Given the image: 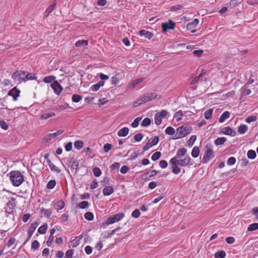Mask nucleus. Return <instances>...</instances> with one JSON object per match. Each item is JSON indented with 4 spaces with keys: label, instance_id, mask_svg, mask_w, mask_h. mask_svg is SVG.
<instances>
[{
    "label": "nucleus",
    "instance_id": "aec40b11",
    "mask_svg": "<svg viewBox=\"0 0 258 258\" xmlns=\"http://www.w3.org/2000/svg\"><path fill=\"white\" fill-rule=\"evenodd\" d=\"M56 6V2L53 1V4L49 6L45 10L44 13V16L47 17L55 9Z\"/></svg>",
    "mask_w": 258,
    "mask_h": 258
},
{
    "label": "nucleus",
    "instance_id": "6e6d98bb",
    "mask_svg": "<svg viewBox=\"0 0 258 258\" xmlns=\"http://www.w3.org/2000/svg\"><path fill=\"white\" fill-rule=\"evenodd\" d=\"M79 208L82 209H86L89 206V203L87 201L81 202L78 205Z\"/></svg>",
    "mask_w": 258,
    "mask_h": 258
},
{
    "label": "nucleus",
    "instance_id": "f8f14e48",
    "mask_svg": "<svg viewBox=\"0 0 258 258\" xmlns=\"http://www.w3.org/2000/svg\"><path fill=\"white\" fill-rule=\"evenodd\" d=\"M199 22L198 19H195L192 22L189 23L187 25V29L191 31V33H195L196 30L194 28L197 26Z\"/></svg>",
    "mask_w": 258,
    "mask_h": 258
},
{
    "label": "nucleus",
    "instance_id": "338daca9",
    "mask_svg": "<svg viewBox=\"0 0 258 258\" xmlns=\"http://www.w3.org/2000/svg\"><path fill=\"white\" fill-rule=\"evenodd\" d=\"M98 186V183L96 179L93 180L92 183L90 185V188L94 189L96 188Z\"/></svg>",
    "mask_w": 258,
    "mask_h": 258
},
{
    "label": "nucleus",
    "instance_id": "39448f33",
    "mask_svg": "<svg viewBox=\"0 0 258 258\" xmlns=\"http://www.w3.org/2000/svg\"><path fill=\"white\" fill-rule=\"evenodd\" d=\"M124 214L123 213H119L113 215L111 216H110L107 219L105 223L107 225L112 224L115 222L120 221L122 218L124 217Z\"/></svg>",
    "mask_w": 258,
    "mask_h": 258
},
{
    "label": "nucleus",
    "instance_id": "9d476101",
    "mask_svg": "<svg viewBox=\"0 0 258 258\" xmlns=\"http://www.w3.org/2000/svg\"><path fill=\"white\" fill-rule=\"evenodd\" d=\"M50 86L53 89L54 92L57 95H59L62 90V87L57 81H54L50 84Z\"/></svg>",
    "mask_w": 258,
    "mask_h": 258
},
{
    "label": "nucleus",
    "instance_id": "2f4dec72",
    "mask_svg": "<svg viewBox=\"0 0 258 258\" xmlns=\"http://www.w3.org/2000/svg\"><path fill=\"white\" fill-rule=\"evenodd\" d=\"M182 116V111L181 110H179L176 112L174 116V118L175 119L176 121L178 122L181 119Z\"/></svg>",
    "mask_w": 258,
    "mask_h": 258
},
{
    "label": "nucleus",
    "instance_id": "bf43d9fd",
    "mask_svg": "<svg viewBox=\"0 0 258 258\" xmlns=\"http://www.w3.org/2000/svg\"><path fill=\"white\" fill-rule=\"evenodd\" d=\"M16 242V239L14 237H11L8 241L7 246L8 247L12 246Z\"/></svg>",
    "mask_w": 258,
    "mask_h": 258
},
{
    "label": "nucleus",
    "instance_id": "0e129e2a",
    "mask_svg": "<svg viewBox=\"0 0 258 258\" xmlns=\"http://www.w3.org/2000/svg\"><path fill=\"white\" fill-rule=\"evenodd\" d=\"M203 52L204 51L203 50L200 49L197 50H194L192 53L195 56L197 57H200L202 55Z\"/></svg>",
    "mask_w": 258,
    "mask_h": 258
},
{
    "label": "nucleus",
    "instance_id": "774afa93",
    "mask_svg": "<svg viewBox=\"0 0 258 258\" xmlns=\"http://www.w3.org/2000/svg\"><path fill=\"white\" fill-rule=\"evenodd\" d=\"M152 147V145H151L150 142H149L148 141L147 143L146 144V145L143 147V151H146L148 150L150 148Z\"/></svg>",
    "mask_w": 258,
    "mask_h": 258
},
{
    "label": "nucleus",
    "instance_id": "a18cd8bd",
    "mask_svg": "<svg viewBox=\"0 0 258 258\" xmlns=\"http://www.w3.org/2000/svg\"><path fill=\"white\" fill-rule=\"evenodd\" d=\"M165 133L168 135H173L175 133V130L172 126H168L165 130Z\"/></svg>",
    "mask_w": 258,
    "mask_h": 258
},
{
    "label": "nucleus",
    "instance_id": "a19ab883",
    "mask_svg": "<svg viewBox=\"0 0 258 258\" xmlns=\"http://www.w3.org/2000/svg\"><path fill=\"white\" fill-rule=\"evenodd\" d=\"M56 185V181L55 180H50L47 184V188L49 189L53 188Z\"/></svg>",
    "mask_w": 258,
    "mask_h": 258
},
{
    "label": "nucleus",
    "instance_id": "864d4df0",
    "mask_svg": "<svg viewBox=\"0 0 258 258\" xmlns=\"http://www.w3.org/2000/svg\"><path fill=\"white\" fill-rule=\"evenodd\" d=\"M112 148V145L111 144L106 143L104 145L103 149L105 153H108Z\"/></svg>",
    "mask_w": 258,
    "mask_h": 258
},
{
    "label": "nucleus",
    "instance_id": "c85d7f7f",
    "mask_svg": "<svg viewBox=\"0 0 258 258\" xmlns=\"http://www.w3.org/2000/svg\"><path fill=\"white\" fill-rule=\"evenodd\" d=\"M118 75L119 74H117L116 75L114 76L111 78V84L112 85H116L119 83L121 79L118 77Z\"/></svg>",
    "mask_w": 258,
    "mask_h": 258
},
{
    "label": "nucleus",
    "instance_id": "a878e982",
    "mask_svg": "<svg viewBox=\"0 0 258 258\" xmlns=\"http://www.w3.org/2000/svg\"><path fill=\"white\" fill-rule=\"evenodd\" d=\"M226 139L225 137L218 138L215 140V144L216 146L222 145L226 142Z\"/></svg>",
    "mask_w": 258,
    "mask_h": 258
},
{
    "label": "nucleus",
    "instance_id": "c03bdc74",
    "mask_svg": "<svg viewBox=\"0 0 258 258\" xmlns=\"http://www.w3.org/2000/svg\"><path fill=\"white\" fill-rule=\"evenodd\" d=\"M83 142L81 141H77L74 143V146L78 150L81 149L83 147Z\"/></svg>",
    "mask_w": 258,
    "mask_h": 258
},
{
    "label": "nucleus",
    "instance_id": "393cba45",
    "mask_svg": "<svg viewBox=\"0 0 258 258\" xmlns=\"http://www.w3.org/2000/svg\"><path fill=\"white\" fill-rule=\"evenodd\" d=\"M64 207V203L62 200H59L55 204V208L57 211L62 209Z\"/></svg>",
    "mask_w": 258,
    "mask_h": 258
},
{
    "label": "nucleus",
    "instance_id": "5701e85b",
    "mask_svg": "<svg viewBox=\"0 0 258 258\" xmlns=\"http://www.w3.org/2000/svg\"><path fill=\"white\" fill-rule=\"evenodd\" d=\"M25 81L28 80H34L37 79V77L35 74L28 73L26 72L25 76Z\"/></svg>",
    "mask_w": 258,
    "mask_h": 258
},
{
    "label": "nucleus",
    "instance_id": "4be33fe9",
    "mask_svg": "<svg viewBox=\"0 0 258 258\" xmlns=\"http://www.w3.org/2000/svg\"><path fill=\"white\" fill-rule=\"evenodd\" d=\"M230 117V113L228 111H225L224 112L222 115L220 116L219 119V121L220 123L223 122L226 119Z\"/></svg>",
    "mask_w": 258,
    "mask_h": 258
},
{
    "label": "nucleus",
    "instance_id": "72a5a7b5",
    "mask_svg": "<svg viewBox=\"0 0 258 258\" xmlns=\"http://www.w3.org/2000/svg\"><path fill=\"white\" fill-rule=\"evenodd\" d=\"M55 79V77L54 76H46L44 78L43 82L45 83H50L52 82Z\"/></svg>",
    "mask_w": 258,
    "mask_h": 258
},
{
    "label": "nucleus",
    "instance_id": "9b49d317",
    "mask_svg": "<svg viewBox=\"0 0 258 258\" xmlns=\"http://www.w3.org/2000/svg\"><path fill=\"white\" fill-rule=\"evenodd\" d=\"M162 31L163 32H165L168 30L173 29L175 27V23L171 20H169L168 23H162Z\"/></svg>",
    "mask_w": 258,
    "mask_h": 258
},
{
    "label": "nucleus",
    "instance_id": "ddd939ff",
    "mask_svg": "<svg viewBox=\"0 0 258 258\" xmlns=\"http://www.w3.org/2000/svg\"><path fill=\"white\" fill-rule=\"evenodd\" d=\"M55 115V113L53 112H45L41 115V116L39 117V119L42 120H47L48 119L54 117Z\"/></svg>",
    "mask_w": 258,
    "mask_h": 258
},
{
    "label": "nucleus",
    "instance_id": "58836bf2",
    "mask_svg": "<svg viewBox=\"0 0 258 258\" xmlns=\"http://www.w3.org/2000/svg\"><path fill=\"white\" fill-rule=\"evenodd\" d=\"M85 218L88 221H92L94 219V215L91 212H87L85 214Z\"/></svg>",
    "mask_w": 258,
    "mask_h": 258
},
{
    "label": "nucleus",
    "instance_id": "7c9ffc66",
    "mask_svg": "<svg viewBox=\"0 0 258 258\" xmlns=\"http://www.w3.org/2000/svg\"><path fill=\"white\" fill-rule=\"evenodd\" d=\"M247 130V127L245 124H241L238 128V132L241 134H244Z\"/></svg>",
    "mask_w": 258,
    "mask_h": 258
},
{
    "label": "nucleus",
    "instance_id": "49530a36",
    "mask_svg": "<svg viewBox=\"0 0 258 258\" xmlns=\"http://www.w3.org/2000/svg\"><path fill=\"white\" fill-rule=\"evenodd\" d=\"M151 120L150 118L146 117L143 119L141 125L143 126H147L151 124Z\"/></svg>",
    "mask_w": 258,
    "mask_h": 258
},
{
    "label": "nucleus",
    "instance_id": "680f3d73",
    "mask_svg": "<svg viewBox=\"0 0 258 258\" xmlns=\"http://www.w3.org/2000/svg\"><path fill=\"white\" fill-rule=\"evenodd\" d=\"M159 166L161 168H165L168 166V163L166 160H161L159 162Z\"/></svg>",
    "mask_w": 258,
    "mask_h": 258
},
{
    "label": "nucleus",
    "instance_id": "052dcab7",
    "mask_svg": "<svg viewBox=\"0 0 258 258\" xmlns=\"http://www.w3.org/2000/svg\"><path fill=\"white\" fill-rule=\"evenodd\" d=\"M236 162V159L234 157H230L228 160H227V164L229 165H232L235 163Z\"/></svg>",
    "mask_w": 258,
    "mask_h": 258
},
{
    "label": "nucleus",
    "instance_id": "0eeeda50",
    "mask_svg": "<svg viewBox=\"0 0 258 258\" xmlns=\"http://www.w3.org/2000/svg\"><path fill=\"white\" fill-rule=\"evenodd\" d=\"M214 155L212 149L211 148H208L205 153V154L202 159V163H207L211 159L214 158Z\"/></svg>",
    "mask_w": 258,
    "mask_h": 258
},
{
    "label": "nucleus",
    "instance_id": "dca6fc26",
    "mask_svg": "<svg viewBox=\"0 0 258 258\" xmlns=\"http://www.w3.org/2000/svg\"><path fill=\"white\" fill-rule=\"evenodd\" d=\"M222 133L225 135L234 136L235 135V131L229 126H226L222 128Z\"/></svg>",
    "mask_w": 258,
    "mask_h": 258
},
{
    "label": "nucleus",
    "instance_id": "3c124183",
    "mask_svg": "<svg viewBox=\"0 0 258 258\" xmlns=\"http://www.w3.org/2000/svg\"><path fill=\"white\" fill-rule=\"evenodd\" d=\"M41 211L42 213H43L47 217H50L52 214V212L50 209H46L42 208L41 210Z\"/></svg>",
    "mask_w": 258,
    "mask_h": 258
},
{
    "label": "nucleus",
    "instance_id": "8fccbe9b",
    "mask_svg": "<svg viewBox=\"0 0 258 258\" xmlns=\"http://www.w3.org/2000/svg\"><path fill=\"white\" fill-rule=\"evenodd\" d=\"M205 73L204 71L203 70L202 72L197 77H196L194 79H193L191 81V84L194 85L197 83L200 80V79L202 77L203 74Z\"/></svg>",
    "mask_w": 258,
    "mask_h": 258
},
{
    "label": "nucleus",
    "instance_id": "bb28decb",
    "mask_svg": "<svg viewBox=\"0 0 258 258\" xmlns=\"http://www.w3.org/2000/svg\"><path fill=\"white\" fill-rule=\"evenodd\" d=\"M200 149L198 147H194L191 151V156L194 158H197L199 156Z\"/></svg>",
    "mask_w": 258,
    "mask_h": 258
},
{
    "label": "nucleus",
    "instance_id": "69168bd1",
    "mask_svg": "<svg viewBox=\"0 0 258 258\" xmlns=\"http://www.w3.org/2000/svg\"><path fill=\"white\" fill-rule=\"evenodd\" d=\"M73 254V249L68 250L66 251L64 258H72Z\"/></svg>",
    "mask_w": 258,
    "mask_h": 258
},
{
    "label": "nucleus",
    "instance_id": "ea45409f",
    "mask_svg": "<svg viewBox=\"0 0 258 258\" xmlns=\"http://www.w3.org/2000/svg\"><path fill=\"white\" fill-rule=\"evenodd\" d=\"M149 142H150L151 145L152 146L156 145L159 142V138L158 136H155L153 138H151L148 140Z\"/></svg>",
    "mask_w": 258,
    "mask_h": 258
},
{
    "label": "nucleus",
    "instance_id": "37998d69",
    "mask_svg": "<svg viewBox=\"0 0 258 258\" xmlns=\"http://www.w3.org/2000/svg\"><path fill=\"white\" fill-rule=\"evenodd\" d=\"M93 172L94 176H95L96 177H99L101 175V173H102L99 167H94L93 169Z\"/></svg>",
    "mask_w": 258,
    "mask_h": 258
},
{
    "label": "nucleus",
    "instance_id": "e2e57ef3",
    "mask_svg": "<svg viewBox=\"0 0 258 258\" xmlns=\"http://www.w3.org/2000/svg\"><path fill=\"white\" fill-rule=\"evenodd\" d=\"M143 136L142 134L139 133L135 135L134 137V139L137 142L141 141L143 139Z\"/></svg>",
    "mask_w": 258,
    "mask_h": 258
},
{
    "label": "nucleus",
    "instance_id": "e433bc0d",
    "mask_svg": "<svg viewBox=\"0 0 258 258\" xmlns=\"http://www.w3.org/2000/svg\"><path fill=\"white\" fill-rule=\"evenodd\" d=\"M226 256V253L223 250L219 251L215 253V258H224Z\"/></svg>",
    "mask_w": 258,
    "mask_h": 258
},
{
    "label": "nucleus",
    "instance_id": "cd10ccee",
    "mask_svg": "<svg viewBox=\"0 0 258 258\" xmlns=\"http://www.w3.org/2000/svg\"><path fill=\"white\" fill-rule=\"evenodd\" d=\"M48 226L47 224H44L42 226L39 227L38 232L41 234H45L46 232Z\"/></svg>",
    "mask_w": 258,
    "mask_h": 258
},
{
    "label": "nucleus",
    "instance_id": "f03ea898",
    "mask_svg": "<svg viewBox=\"0 0 258 258\" xmlns=\"http://www.w3.org/2000/svg\"><path fill=\"white\" fill-rule=\"evenodd\" d=\"M10 179L14 186H19L24 181V175L19 171H12L10 172Z\"/></svg>",
    "mask_w": 258,
    "mask_h": 258
},
{
    "label": "nucleus",
    "instance_id": "f257e3e1",
    "mask_svg": "<svg viewBox=\"0 0 258 258\" xmlns=\"http://www.w3.org/2000/svg\"><path fill=\"white\" fill-rule=\"evenodd\" d=\"M187 150L185 148L179 149L175 155L169 161L172 172L175 174H178L181 172L180 167L190 166L192 164L190 163L191 159L188 156H185Z\"/></svg>",
    "mask_w": 258,
    "mask_h": 258
},
{
    "label": "nucleus",
    "instance_id": "2eb2a0df",
    "mask_svg": "<svg viewBox=\"0 0 258 258\" xmlns=\"http://www.w3.org/2000/svg\"><path fill=\"white\" fill-rule=\"evenodd\" d=\"M139 35L141 36H144L145 38L148 39H151V38L154 36L153 33L144 29L141 30L139 31Z\"/></svg>",
    "mask_w": 258,
    "mask_h": 258
},
{
    "label": "nucleus",
    "instance_id": "f704fd0d",
    "mask_svg": "<svg viewBox=\"0 0 258 258\" xmlns=\"http://www.w3.org/2000/svg\"><path fill=\"white\" fill-rule=\"evenodd\" d=\"M88 40H81L77 41L75 43V45L77 47H80V46H83V45L87 46L88 45Z\"/></svg>",
    "mask_w": 258,
    "mask_h": 258
},
{
    "label": "nucleus",
    "instance_id": "f3484780",
    "mask_svg": "<svg viewBox=\"0 0 258 258\" xmlns=\"http://www.w3.org/2000/svg\"><path fill=\"white\" fill-rule=\"evenodd\" d=\"M144 78H139V79H137L136 80H135L133 82H130L128 86H127V88L128 89H132L133 88H134L135 87H136L139 84H140V83H141L142 81H143L144 80Z\"/></svg>",
    "mask_w": 258,
    "mask_h": 258
},
{
    "label": "nucleus",
    "instance_id": "473e14b6",
    "mask_svg": "<svg viewBox=\"0 0 258 258\" xmlns=\"http://www.w3.org/2000/svg\"><path fill=\"white\" fill-rule=\"evenodd\" d=\"M7 206L10 209H13L16 206V200L14 198H11V200L7 203Z\"/></svg>",
    "mask_w": 258,
    "mask_h": 258
},
{
    "label": "nucleus",
    "instance_id": "423d86ee",
    "mask_svg": "<svg viewBox=\"0 0 258 258\" xmlns=\"http://www.w3.org/2000/svg\"><path fill=\"white\" fill-rule=\"evenodd\" d=\"M26 74V72L25 71H18L12 74V78L15 81L18 83H21L22 81L25 82V76Z\"/></svg>",
    "mask_w": 258,
    "mask_h": 258
},
{
    "label": "nucleus",
    "instance_id": "20e7f679",
    "mask_svg": "<svg viewBox=\"0 0 258 258\" xmlns=\"http://www.w3.org/2000/svg\"><path fill=\"white\" fill-rule=\"evenodd\" d=\"M160 98H161V95H158L154 93H151L143 95L140 98H139V101H141L142 103L143 104L144 103L150 101L153 99Z\"/></svg>",
    "mask_w": 258,
    "mask_h": 258
},
{
    "label": "nucleus",
    "instance_id": "de8ad7c7",
    "mask_svg": "<svg viewBox=\"0 0 258 258\" xmlns=\"http://www.w3.org/2000/svg\"><path fill=\"white\" fill-rule=\"evenodd\" d=\"M161 156V153L160 152H156L153 154L151 157V159L153 161H156L158 160Z\"/></svg>",
    "mask_w": 258,
    "mask_h": 258
},
{
    "label": "nucleus",
    "instance_id": "c9c22d12",
    "mask_svg": "<svg viewBox=\"0 0 258 258\" xmlns=\"http://www.w3.org/2000/svg\"><path fill=\"white\" fill-rule=\"evenodd\" d=\"M247 157L250 159H254L256 157V153L254 150H249L247 153Z\"/></svg>",
    "mask_w": 258,
    "mask_h": 258
},
{
    "label": "nucleus",
    "instance_id": "6ab92c4d",
    "mask_svg": "<svg viewBox=\"0 0 258 258\" xmlns=\"http://www.w3.org/2000/svg\"><path fill=\"white\" fill-rule=\"evenodd\" d=\"M39 223L37 222H35L32 223L31 224L30 229L28 231V235H29V237H31L32 235L33 234L35 229L38 226Z\"/></svg>",
    "mask_w": 258,
    "mask_h": 258
},
{
    "label": "nucleus",
    "instance_id": "c756f323",
    "mask_svg": "<svg viewBox=\"0 0 258 258\" xmlns=\"http://www.w3.org/2000/svg\"><path fill=\"white\" fill-rule=\"evenodd\" d=\"M258 229V223H254L250 224L248 228H247V231H253L254 230H256Z\"/></svg>",
    "mask_w": 258,
    "mask_h": 258
},
{
    "label": "nucleus",
    "instance_id": "7ed1b4c3",
    "mask_svg": "<svg viewBox=\"0 0 258 258\" xmlns=\"http://www.w3.org/2000/svg\"><path fill=\"white\" fill-rule=\"evenodd\" d=\"M191 131V127L188 124H183L176 129L174 139H180L186 136Z\"/></svg>",
    "mask_w": 258,
    "mask_h": 258
},
{
    "label": "nucleus",
    "instance_id": "79ce46f5",
    "mask_svg": "<svg viewBox=\"0 0 258 258\" xmlns=\"http://www.w3.org/2000/svg\"><path fill=\"white\" fill-rule=\"evenodd\" d=\"M141 119L142 118L140 117H138L135 118L134 121L131 123L132 127L134 128L137 127L139 125V122L141 121Z\"/></svg>",
    "mask_w": 258,
    "mask_h": 258
},
{
    "label": "nucleus",
    "instance_id": "b1692460",
    "mask_svg": "<svg viewBox=\"0 0 258 258\" xmlns=\"http://www.w3.org/2000/svg\"><path fill=\"white\" fill-rule=\"evenodd\" d=\"M213 109L210 108L205 111L204 113L205 118L206 119L210 120L212 118Z\"/></svg>",
    "mask_w": 258,
    "mask_h": 258
},
{
    "label": "nucleus",
    "instance_id": "09e8293b",
    "mask_svg": "<svg viewBox=\"0 0 258 258\" xmlns=\"http://www.w3.org/2000/svg\"><path fill=\"white\" fill-rule=\"evenodd\" d=\"M82 99V97L80 95H78V94H74L72 96V101L73 102H76V103L80 101Z\"/></svg>",
    "mask_w": 258,
    "mask_h": 258
},
{
    "label": "nucleus",
    "instance_id": "4c0bfd02",
    "mask_svg": "<svg viewBox=\"0 0 258 258\" xmlns=\"http://www.w3.org/2000/svg\"><path fill=\"white\" fill-rule=\"evenodd\" d=\"M155 123L157 125H160L162 122V118L158 113L154 116Z\"/></svg>",
    "mask_w": 258,
    "mask_h": 258
},
{
    "label": "nucleus",
    "instance_id": "603ef678",
    "mask_svg": "<svg viewBox=\"0 0 258 258\" xmlns=\"http://www.w3.org/2000/svg\"><path fill=\"white\" fill-rule=\"evenodd\" d=\"M39 242L37 240H35L32 242L31 248L34 250H37L39 247Z\"/></svg>",
    "mask_w": 258,
    "mask_h": 258
},
{
    "label": "nucleus",
    "instance_id": "1a4fd4ad",
    "mask_svg": "<svg viewBox=\"0 0 258 258\" xmlns=\"http://www.w3.org/2000/svg\"><path fill=\"white\" fill-rule=\"evenodd\" d=\"M20 90L18 89L17 87H15L9 91L8 95L12 96L13 98V100L16 101L20 96Z\"/></svg>",
    "mask_w": 258,
    "mask_h": 258
},
{
    "label": "nucleus",
    "instance_id": "13d9d810",
    "mask_svg": "<svg viewBox=\"0 0 258 258\" xmlns=\"http://www.w3.org/2000/svg\"><path fill=\"white\" fill-rule=\"evenodd\" d=\"M161 118H166L168 115V112L166 110H162L160 112H158Z\"/></svg>",
    "mask_w": 258,
    "mask_h": 258
},
{
    "label": "nucleus",
    "instance_id": "a211bd4d",
    "mask_svg": "<svg viewBox=\"0 0 258 258\" xmlns=\"http://www.w3.org/2000/svg\"><path fill=\"white\" fill-rule=\"evenodd\" d=\"M102 192L105 196H110L113 192V188L111 186H106L103 189Z\"/></svg>",
    "mask_w": 258,
    "mask_h": 258
},
{
    "label": "nucleus",
    "instance_id": "5fc2aeb1",
    "mask_svg": "<svg viewBox=\"0 0 258 258\" xmlns=\"http://www.w3.org/2000/svg\"><path fill=\"white\" fill-rule=\"evenodd\" d=\"M256 119H257L256 116L252 115V116H249L247 117L245 119V121L247 123H250L251 122L256 121Z\"/></svg>",
    "mask_w": 258,
    "mask_h": 258
},
{
    "label": "nucleus",
    "instance_id": "412c9836",
    "mask_svg": "<svg viewBox=\"0 0 258 258\" xmlns=\"http://www.w3.org/2000/svg\"><path fill=\"white\" fill-rule=\"evenodd\" d=\"M129 133V129L127 127H123L120 129L117 133V135L119 137H126Z\"/></svg>",
    "mask_w": 258,
    "mask_h": 258
},
{
    "label": "nucleus",
    "instance_id": "6e6552de",
    "mask_svg": "<svg viewBox=\"0 0 258 258\" xmlns=\"http://www.w3.org/2000/svg\"><path fill=\"white\" fill-rule=\"evenodd\" d=\"M64 131L63 130H58L56 132L48 134L45 136L44 139L46 142H49L61 135L64 132Z\"/></svg>",
    "mask_w": 258,
    "mask_h": 258
},
{
    "label": "nucleus",
    "instance_id": "4d7b16f0",
    "mask_svg": "<svg viewBox=\"0 0 258 258\" xmlns=\"http://www.w3.org/2000/svg\"><path fill=\"white\" fill-rule=\"evenodd\" d=\"M141 215V213L139 210L136 209L132 213V216L135 218H139Z\"/></svg>",
    "mask_w": 258,
    "mask_h": 258
},
{
    "label": "nucleus",
    "instance_id": "4468645a",
    "mask_svg": "<svg viewBox=\"0 0 258 258\" xmlns=\"http://www.w3.org/2000/svg\"><path fill=\"white\" fill-rule=\"evenodd\" d=\"M47 163L52 172L56 173H60L61 169L58 167L54 165L49 159L47 160Z\"/></svg>",
    "mask_w": 258,
    "mask_h": 258
}]
</instances>
